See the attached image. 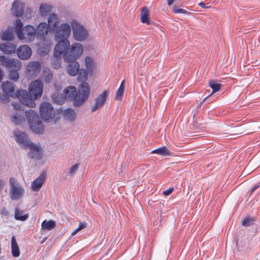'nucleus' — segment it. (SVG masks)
<instances>
[{
	"label": "nucleus",
	"mask_w": 260,
	"mask_h": 260,
	"mask_svg": "<svg viewBox=\"0 0 260 260\" xmlns=\"http://www.w3.org/2000/svg\"><path fill=\"white\" fill-rule=\"evenodd\" d=\"M19 70L16 69L9 70V77L11 80L17 81L19 77L18 71Z\"/></svg>",
	"instance_id": "obj_38"
},
{
	"label": "nucleus",
	"mask_w": 260,
	"mask_h": 260,
	"mask_svg": "<svg viewBox=\"0 0 260 260\" xmlns=\"http://www.w3.org/2000/svg\"><path fill=\"white\" fill-rule=\"evenodd\" d=\"M62 54H60L58 56L55 55V51H54V58L51 62L52 67L54 69H58L61 66V56Z\"/></svg>",
	"instance_id": "obj_33"
},
{
	"label": "nucleus",
	"mask_w": 260,
	"mask_h": 260,
	"mask_svg": "<svg viewBox=\"0 0 260 260\" xmlns=\"http://www.w3.org/2000/svg\"><path fill=\"white\" fill-rule=\"evenodd\" d=\"M49 27L46 23H40L36 29L37 37L39 39L46 38L48 32Z\"/></svg>",
	"instance_id": "obj_18"
},
{
	"label": "nucleus",
	"mask_w": 260,
	"mask_h": 260,
	"mask_svg": "<svg viewBox=\"0 0 260 260\" xmlns=\"http://www.w3.org/2000/svg\"><path fill=\"white\" fill-rule=\"evenodd\" d=\"M24 119L21 112L18 111L11 117V120L15 124H20Z\"/></svg>",
	"instance_id": "obj_31"
},
{
	"label": "nucleus",
	"mask_w": 260,
	"mask_h": 260,
	"mask_svg": "<svg viewBox=\"0 0 260 260\" xmlns=\"http://www.w3.org/2000/svg\"><path fill=\"white\" fill-rule=\"evenodd\" d=\"M210 87L212 89V93H215L219 91L220 89L221 85L217 83L216 81L211 80L209 83Z\"/></svg>",
	"instance_id": "obj_40"
},
{
	"label": "nucleus",
	"mask_w": 260,
	"mask_h": 260,
	"mask_svg": "<svg viewBox=\"0 0 260 260\" xmlns=\"http://www.w3.org/2000/svg\"><path fill=\"white\" fill-rule=\"evenodd\" d=\"M17 46L11 43H4L0 44V50L6 54L15 53Z\"/></svg>",
	"instance_id": "obj_20"
},
{
	"label": "nucleus",
	"mask_w": 260,
	"mask_h": 260,
	"mask_svg": "<svg viewBox=\"0 0 260 260\" xmlns=\"http://www.w3.org/2000/svg\"><path fill=\"white\" fill-rule=\"evenodd\" d=\"M46 174L42 173L38 177L36 178L31 184V189L34 191H39L45 182Z\"/></svg>",
	"instance_id": "obj_16"
},
{
	"label": "nucleus",
	"mask_w": 260,
	"mask_h": 260,
	"mask_svg": "<svg viewBox=\"0 0 260 260\" xmlns=\"http://www.w3.org/2000/svg\"><path fill=\"white\" fill-rule=\"evenodd\" d=\"M86 223L85 222H80L78 227L72 233V236L75 235L78 232L84 229L86 227Z\"/></svg>",
	"instance_id": "obj_42"
},
{
	"label": "nucleus",
	"mask_w": 260,
	"mask_h": 260,
	"mask_svg": "<svg viewBox=\"0 0 260 260\" xmlns=\"http://www.w3.org/2000/svg\"><path fill=\"white\" fill-rule=\"evenodd\" d=\"M41 66L37 61H32L28 64L26 67V71L30 76L37 75L40 71Z\"/></svg>",
	"instance_id": "obj_21"
},
{
	"label": "nucleus",
	"mask_w": 260,
	"mask_h": 260,
	"mask_svg": "<svg viewBox=\"0 0 260 260\" xmlns=\"http://www.w3.org/2000/svg\"><path fill=\"white\" fill-rule=\"evenodd\" d=\"M173 188H170L167 190L163 191L162 193L164 195L167 196L170 194L173 191Z\"/></svg>",
	"instance_id": "obj_47"
},
{
	"label": "nucleus",
	"mask_w": 260,
	"mask_h": 260,
	"mask_svg": "<svg viewBox=\"0 0 260 260\" xmlns=\"http://www.w3.org/2000/svg\"><path fill=\"white\" fill-rule=\"evenodd\" d=\"M0 64L9 70H20L21 67V63L17 59L10 58L4 55L0 56Z\"/></svg>",
	"instance_id": "obj_9"
},
{
	"label": "nucleus",
	"mask_w": 260,
	"mask_h": 260,
	"mask_svg": "<svg viewBox=\"0 0 260 260\" xmlns=\"http://www.w3.org/2000/svg\"><path fill=\"white\" fill-rule=\"evenodd\" d=\"M15 31L18 38H20L22 36V27L23 24L21 21L19 19H17L15 22Z\"/></svg>",
	"instance_id": "obj_35"
},
{
	"label": "nucleus",
	"mask_w": 260,
	"mask_h": 260,
	"mask_svg": "<svg viewBox=\"0 0 260 260\" xmlns=\"http://www.w3.org/2000/svg\"><path fill=\"white\" fill-rule=\"evenodd\" d=\"M17 54L19 58L22 60L28 59L31 55L30 48L26 45L20 46L17 50Z\"/></svg>",
	"instance_id": "obj_14"
},
{
	"label": "nucleus",
	"mask_w": 260,
	"mask_h": 260,
	"mask_svg": "<svg viewBox=\"0 0 260 260\" xmlns=\"http://www.w3.org/2000/svg\"><path fill=\"white\" fill-rule=\"evenodd\" d=\"M58 23V18L55 13H51L49 15L48 19V25L50 29L53 31L57 27Z\"/></svg>",
	"instance_id": "obj_24"
},
{
	"label": "nucleus",
	"mask_w": 260,
	"mask_h": 260,
	"mask_svg": "<svg viewBox=\"0 0 260 260\" xmlns=\"http://www.w3.org/2000/svg\"><path fill=\"white\" fill-rule=\"evenodd\" d=\"M151 153H156L158 155L166 156L170 154V151L165 146H163L152 151Z\"/></svg>",
	"instance_id": "obj_34"
},
{
	"label": "nucleus",
	"mask_w": 260,
	"mask_h": 260,
	"mask_svg": "<svg viewBox=\"0 0 260 260\" xmlns=\"http://www.w3.org/2000/svg\"><path fill=\"white\" fill-rule=\"evenodd\" d=\"M29 127L31 131L38 134H42L44 132V126L37 113L32 110L25 112Z\"/></svg>",
	"instance_id": "obj_4"
},
{
	"label": "nucleus",
	"mask_w": 260,
	"mask_h": 260,
	"mask_svg": "<svg viewBox=\"0 0 260 260\" xmlns=\"http://www.w3.org/2000/svg\"><path fill=\"white\" fill-rule=\"evenodd\" d=\"M71 24L63 23L60 24L55 29L54 39L57 41L55 49L58 51L64 48L67 45H69L68 40L71 32Z\"/></svg>",
	"instance_id": "obj_2"
},
{
	"label": "nucleus",
	"mask_w": 260,
	"mask_h": 260,
	"mask_svg": "<svg viewBox=\"0 0 260 260\" xmlns=\"http://www.w3.org/2000/svg\"><path fill=\"white\" fill-rule=\"evenodd\" d=\"M124 81H123L119 88L116 91L115 99L118 101H121L122 99L123 92H124Z\"/></svg>",
	"instance_id": "obj_37"
},
{
	"label": "nucleus",
	"mask_w": 260,
	"mask_h": 260,
	"mask_svg": "<svg viewBox=\"0 0 260 260\" xmlns=\"http://www.w3.org/2000/svg\"><path fill=\"white\" fill-rule=\"evenodd\" d=\"M85 64L88 72H92L93 67V61L90 57H86L85 58Z\"/></svg>",
	"instance_id": "obj_39"
},
{
	"label": "nucleus",
	"mask_w": 260,
	"mask_h": 260,
	"mask_svg": "<svg viewBox=\"0 0 260 260\" xmlns=\"http://www.w3.org/2000/svg\"><path fill=\"white\" fill-rule=\"evenodd\" d=\"M68 63L67 66V71L71 76H74L76 75L79 71V64L75 61H66Z\"/></svg>",
	"instance_id": "obj_22"
},
{
	"label": "nucleus",
	"mask_w": 260,
	"mask_h": 260,
	"mask_svg": "<svg viewBox=\"0 0 260 260\" xmlns=\"http://www.w3.org/2000/svg\"><path fill=\"white\" fill-rule=\"evenodd\" d=\"M53 75L51 72L48 70L44 73V80L46 83H50L52 80Z\"/></svg>",
	"instance_id": "obj_43"
},
{
	"label": "nucleus",
	"mask_w": 260,
	"mask_h": 260,
	"mask_svg": "<svg viewBox=\"0 0 260 260\" xmlns=\"http://www.w3.org/2000/svg\"><path fill=\"white\" fill-rule=\"evenodd\" d=\"M40 112L42 119L45 121L53 118L55 115V111L52 105L46 102H44L41 105Z\"/></svg>",
	"instance_id": "obj_8"
},
{
	"label": "nucleus",
	"mask_w": 260,
	"mask_h": 260,
	"mask_svg": "<svg viewBox=\"0 0 260 260\" xmlns=\"http://www.w3.org/2000/svg\"><path fill=\"white\" fill-rule=\"evenodd\" d=\"M90 92L89 86L87 83L83 82L79 86L78 92L74 86H70L63 90L64 96L66 99L73 101L75 107H80L88 99Z\"/></svg>",
	"instance_id": "obj_1"
},
{
	"label": "nucleus",
	"mask_w": 260,
	"mask_h": 260,
	"mask_svg": "<svg viewBox=\"0 0 260 260\" xmlns=\"http://www.w3.org/2000/svg\"><path fill=\"white\" fill-rule=\"evenodd\" d=\"M63 118L70 122H73L76 118V113L75 110L72 108H68L65 110L63 112Z\"/></svg>",
	"instance_id": "obj_25"
},
{
	"label": "nucleus",
	"mask_w": 260,
	"mask_h": 260,
	"mask_svg": "<svg viewBox=\"0 0 260 260\" xmlns=\"http://www.w3.org/2000/svg\"><path fill=\"white\" fill-rule=\"evenodd\" d=\"M44 242V240L42 241V242H41V244H42Z\"/></svg>",
	"instance_id": "obj_56"
},
{
	"label": "nucleus",
	"mask_w": 260,
	"mask_h": 260,
	"mask_svg": "<svg viewBox=\"0 0 260 260\" xmlns=\"http://www.w3.org/2000/svg\"><path fill=\"white\" fill-rule=\"evenodd\" d=\"M175 0H168L167 1V4L169 6H171L173 4V3H174V2L175 1Z\"/></svg>",
	"instance_id": "obj_52"
},
{
	"label": "nucleus",
	"mask_w": 260,
	"mask_h": 260,
	"mask_svg": "<svg viewBox=\"0 0 260 260\" xmlns=\"http://www.w3.org/2000/svg\"><path fill=\"white\" fill-rule=\"evenodd\" d=\"M108 95V90H104L95 99V104L91 108V112H94L104 105Z\"/></svg>",
	"instance_id": "obj_13"
},
{
	"label": "nucleus",
	"mask_w": 260,
	"mask_h": 260,
	"mask_svg": "<svg viewBox=\"0 0 260 260\" xmlns=\"http://www.w3.org/2000/svg\"><path fill=\"white\" fill-rule=\"evenodd\" d=\"M24 5L21 0H15L12 4V10L16 17H20L23 14Z\"/></svg>",
	"instance_id": "obj_19"
},
{
	"label": "nucleus",
	"mask_w": 260,
	"mask_h": 260,
	"mask_svg": "<svg viewBox=\"0 0 260 260\" xmlns=\"http://www.w3.org/2000/svg\"><path fill=\"white\" fill-rule=\"evenodd\" d=\"M51 96L54 103L58 105L62 104L66 100V97L64 95L59 94L57 92L53 93Z\"/></svg>",
	"instance_id": "obj_28"
},
{
	"label": "nucleus",
	"mask_w": 260,
	"mask_h": 260,
	"mask_svg": "<svg viewBox=\"0 0 260 260\" xmlns=\"http://www.w3.org/2000/svg\"><path fill=\"white\" fill-rule=\"evenodd\" d=\"M22 36L18 38L20 40H24L25 42L28 43L33 41L36 37V28L31 25H26L22 29Z\"/></svg>",
	"instance_id": "obj_11"
},
{
	"label": "nucleus",
	"mask_w": 260,
	"mask_h": 260,
	"mask_svg": "<svg viewBox=\"0 0 260 260\" xmlns=\"http://www.w3.org/2000/svg\"><path fill=\"white\" fill-rule=\"evenodd\" d=\"M3 76H4L3 71L0 68V82H1V81H2Z\"/></svg>",
	"instance_id": "obj_51"
},
{
	"label": "nucleus",
	"mask_w": 260,
	"mask_h": 260,
	"mask_svg": "<svg viewBox=\"0 0 260 260\" xmlns=\"http://www.w3.org/2000/svg\"><path fill=\"white\" fill-rule=\"evenodd\" d=\"M58 51L55 49V55L58 56L62 54L64 61H75L83 52V46L79 43H74Z\"/></svg>",
	"instance_id": "obj_3"
},
{
	"label": "nucleus",
	"mask_w": 260,
	"mask_h": 260,
	"mask_svg": "<svg viewBox=\"0 0 260 260\" xmlns=\"http://www.w3.org/2000/svg\"><path fill=\"white\" fill-rule=\"evenodd\" d=\"M27 148H29L30 150L28 155L30 158L36 160L41 159L42 156L41 147L35 144L31 143L28 146Z\"/></svg>",
	"instance_id": "obj_15"
},
{
	"label": "nucleus",
	"mask_w": 260,
	"mask_h": 260,
	"mask_svg": "<svg viewBox=\"0 0 260 260\" xmlns=\"http://www.w3.org/2000/svg\"><path fill=\"white\" fill-rule=\"evenodd\" d=\"M16 96L22 104L30 108H34L35 107L36 104L35 102L30 98L29 93H28L26 90H18Z\"/></svg>",
	"instance_id": "obj_12"
},
{
	"label": "nucleus",
	"mask_w": 260,
	"mask_h": 260,
	"mask_svg": "<svg viewBox=\"0 0 260 260\" xmlns=\"http://www.w3.org/2000/svg\"><path fill=\"white\" fill-rule=\"evenodd\" d=\"M254 220L253 218H245L242 222V225L244 226H248L252 225L253 223Z\"/></svg>",
	"instance_id": "obj_44"
},
{
	"label": "nucleus",
	"mask_w": 260,
	"mask_h": 260,
	"mask_svg": "<svg viewBox=\"0 0 260 260\" xmlns=\"http://www.w3.org/2000/svg\"><path fill=\"white\" fill-rule=\"evenodd\" d=\"M41 41L39 44V50L41 54L46 55L50 51L52 45L51 41L50 40L40 39Z\"/></svg>",
	"instance_id": "obj_17"
},
{
	"label": "nucleus",
	"mask_w": 260,
	"mask_h": 260,
	"mask_svg": "<svg viewBox=\"0 0 260 260\" xmlns=\"http://www.w3.org/2000/svg\"><path fill=\"white\" fill-rule=\"evenodd\" d=\"M0 213L5 216H7L9 214V212L5 208H2L0 211Z\"/></svg>",
	"instance_id": "obj_48"
},
{
	"label": "nucleus",
	"mask_w": 260,
	"mask_h": 260,
	"mask_svg": "<svg viewBox=\"0 0 260 260\" xmlns=\"http://www.w3.org/2000/svg\"><path fill=\"white\" fill-rule=\"evenodd\" d=\"M78 168H79V165L77 164H75L74 165L72 166L70 169V173L71 174H75L76 172V171H77Z\"/></svg>",
	"instance_id": "obj_45"
},
{
	"label": "nucleus",
	"mask_w": 260,
	"mask_h": 260,
	"mask_svg": "<svg viewBox=\"0 0 260 260\" xmlns=\"http://www.w3.org/2000/svg\"><path fill=\"white\" fill-rule=\"evenodd\" d=\"M78 73V78L79 80L85 81L87 79V74L85 70L81 69Z\"/></svg>",
	"instance_id": "obj_41"
},
{
	"label": "nucleus",
	"mask_w": 260,
	"mask_h": 260,
	"mask_svg": "<svg viewBox=\"0 0 260 260\" xmlns=\"http://www.w3.org/2000/svg\"><path fill=\"white\" fill-rule=\"evenodd\" d=\"M54 87L57 90H59L61 88V86H57L56 83H54Z\"/></svg>",
	"instance_id": "obj_53"
},
{
	"label": "nucleus",
	"mask_w": 260,
	"mask_h": 260,
	"mask_svg": "<svg viewBox=\"0 0 260 260\" xmlns=\"http://www.w3.org/2000/svg\"><path fill=\"white\" fill-rule=\"evenodd\" d=\"M11 251L14 257H18L20 255L19 248L17 243L15 236L11 238Z\"/></svg>",
	"instance_id": "obj_27"
},
{
	"label": "nucleus",
	"mask_w": 260,
	"mask_h": 260,
	"mask_svg": "<svg viewBox=\"0 0 260 260\" xmlns=\"http://www.w3.org/2000/svg\"><path fill=\"white\" fill-rule=\"evenodd\" d=\"M1 38L3 41H11L13 39V34L11 31L6 30L2 33Z\"/></svg>",
	"instance_id": "obj_36"
},
{
	"label": "nucleus",
	"mask_w": 260,
	"mask_h": 260,
	"mask_svg": "<svg viewBox=\"0 0 260 260\" xmlns=\"http://www.w3.org/2000/svg\"><path fill=\"white\" fill-rule=\"evenodd\" d=\"M208 96H207V97L205 98L203 100V101H202V102L200 103L199 106H201V105L203 104V103L206 101V100L208 99Z\"/></svg>",
	"instance_id": "obj_55"
},
{
	"label": "nucleus",
	"mask_w": 260,
	"mask_h": 260,
	"mask_svg": "<svg viewBox=\"0 0 260 260\" xmlns=\"http://www.w3.org/2000/svg\"><path fill=\"white\" fill-rule=\"evenodd\" d=\"M173 11L175 13L186 14L187 13L186 10L183 9L177 8V7L174 8Z\"/></svg>",
	"instance_id": "obj_46"
},
{
	"label": "nucleus",
	"mask_w": 260,
	"mask_h": 260,
	"mask_svg": "<svg viewBox=\"0 0 260 260\" xmlns=\"http://www.w3.org/2000/svg\"><path fill=\"white\" fill-rule=\"evenodd\" d=\"M10 186L9 195L12 200L17 201L21 199L24 194V189L16 179L11 177L9 179Z\"/></svg>",
	"instance_id": "obj_6"
},
{
	"label": "nucleus",
	"mask_w": 260,
	"mask_h": 260,
	"mask_svg": "<svg viewBox=\"0 0 260 260\" xmlns=\"http://www.w3.org/2000/svg\"><path fill=\"white\" fill-rule=\"evenodd\" d=\"M260 186V182L256 184L253 186V187L251 188V193H252L256 189H257Z\"/></svg>",
	"instance_id": "obj_49"
},
{
	"label": "nucleus",
	"mask_w": 260,
	"mask_h": 260,
	"mask_svg": "<svg viewBox=\"0 0 260 260\" xmlns=\"http://www.w3.org/2000/svg\"><path fill=\"white\" fill-rule=\"evenodd\" d=\"M4 184V182L3 181L0 180V190L2 189Z\"/></svg>",
	"instance_id": "obj_54"
},
{
	"label": "nucleus",
	"mask_w": 260,
	"mask_h": 260,
	"mask_svg": "<svg viewBox=\"0 0 260 260\" xmlns=\"http://www.w3.org/2000/svg\"><path fill=\"white\" fill-rule=\"evenodd\" d=\"M55 226V223L53 220H44L42 222L41 228L42 230H51Z\"/></svg>",
	"instance_id": "obj_32"
},
{
	"label": "nucleus",
	"mask_w": 260,
	"mask_h": 260,
	"mask_svg": "<svg viewBox=\"0 0 260 260\" xmlns=\"http://www.w3.org/2000/svg\"><path fill=\"white\" fill-rule=\"evenodd\" d=\"M199 5L200 6L202 7V8H206V9H207V8H210V7H209V6H206V5H205L204 3H203V2H201V3H200L199 4Z\"/></svg>",
	"instance_id": "obj_50"
},
{
	"label": "nucleus",
	"mask_w": 260,
	"mask_h": 260,
	"mask_svg": "<svg viewBox=\"0 0 260 260\" xmlns=\"http://www.w3.org/2000/svg\"><path fill=\"white\" fill-rule=\"evenodd\" d=\"M73 31V37L77 41L82 42L86 40L88 37V31L83 25L76 20L71 22Z\"/></svg>",
	"instance_id": "obj_5"
},
{
	"label": "nucleus",
	"mask_w": 260,
	"mask_h": 260,
	"mask_svg": "<svg viewBox=\"0 0 260 260\" xmlns=\"http://www.w3.org/2000/svg\"><path fill=\"white\" fill-rule=\"evenodd\" d=\"M14 217L16 220L25 221L28 218V215L24 214L23 211L19 210L18 208H16Z\"/></svg>",
	"instance_id": "obj_29"
},
{
	"label": "nucleus",
	"mask_w": 260,
	"mask_h": 260,
	"mask_svg": "<svg viewBox=\"0 0 260 260\" xmlns=\"http://www.w3.org/2000/svg\"><path fill=\"white\" fill-rule=\"evenodd\" d=\"M2 90L7 95L14 97L15 95L14 93V85L13 83L9 81L3 82L2 85Z\"/></svg>",
	"instance_id": "obj_23"
},
{
	"label": "nucleus",
	"mask_w": 260,
	"mask_h": 260,
	"mask_svg": "<svg viewBox=\"0 0 260 260\" xmlns=\"http://www.w3.org/2000/svg\"><path fill=\"white\" fill-rule=\"evenodd\" d=\"M13 134L16 142L21 145L24 149H27L29 144L32 143L28 136L24 132L19 129H15L13 131Z\"/></svg>",
	"instance_id": "obj_10"
},
{
	"label": "nucleus",
	"mask_w": 260,
	"mask_h": 260,
	"mask_svg": "<svg viewBox=\"0 0 260 260\" xmlns=\"http://www.w3.org/2000/svg\"><path fill=\"white\" fill-rule=\"evenodd\" d=\"M141 21L143 23L149 24L150 18H149V11L147 7H144L142 9L141 12Z\"/></svg>",
	"instance_id": "obj_26"
},
{
	"label": "nucleus",
	"mask_w": 260,
	"mask_h": 260,
	"mask_svg": "<svg viewBox=\"0 0 260 260\" xmlns=\"http://www.w3.org/2000/svg\"><path fill=\"white\" fill-rule=\"evenodd\" d=\"M28 89L30 96L34 100H37L42 95L43 84L39 80H35L31 82Z\"/></svg>",
	"instance_id": "obj_7"
},
{
	"label": "nucleus",
	"mask_w": 260,
	"mask_h": 260,
	"mask_svg": "<svg viewBox=\"0 0 260 260\" xmlns=\"http://www.w3.org/2000/svg\"><path fill=\"white\" fill-rule=\"evenodd\" d=\"M52 6L47 4H41L39 8V12L41 15L43 16H46L51 11Z\"/></svg>",
	"instance_id": "obj_30"
}]
</instances>
